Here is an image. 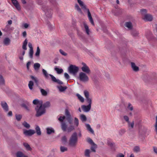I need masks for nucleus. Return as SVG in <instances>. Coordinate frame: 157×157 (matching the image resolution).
Segmentation results:
<instances>
[{"mask_svg": "<svg viewBox=\"0 0 157 157\" xmlns=\"http://www.w3.org/2000/svg\"><path fill=\"white\" fill-rule=\"evenodd\" d=\"M42 73L45 77L48 79V75L50 76L51 80L54 82L57 83L59 84H63V83L59 79H57L53 75L51 74H48L47 71L44 69H42Z\"/></svg>", "mask_w": 157, "mask_h": 157, "instance_id": "nucleus-3", "label": "nucleus"}, {"mask_svg": "<svg viewBox=\"0 0 157 157\" xmlns=\"http://www.w3.org/2000/svg\"><path fill=\"white\" fill-rule=\"evenodd\" d=\"M33 82L32 81H30L28 84V86L30 90H32L33 89Z\"/></svg>", "mask_w": 157, "mask_h": 157, "instance_id": "nucleus-37", "label": "nucleus"}, {"mask_svg": "<svg viewBox=\"0 0 157 157\" xmlns=\"http://www.w3.org/2000/svg\"><path fill=\"white\" fill-rule=\"evenodd\" d=\"M30 77L34 81L36 84V85L38 86L39 85V80L38 78L32 75H30Z\"/></svg>", "mask_w": 157, "mask_h": 157, "instance_id": "nucleus-24", "label": "nucleus"}, {"mask_svg": "<svg viewBox=\"0 0 157 157\" xmlns=\"http://www.w3.org/2000/svg\"><path fill=\"white\" fill-rule=\"evenodd\" d=\"M1 105L2 108L6 112L9 111V107L6 102L5 101H2Z\"/></svg>", "mask_w": 157, "mask_h": 157, "instance_id": "nucleus-16", "label": "nucleus"}, {"mask_svg": "<svg viewBox=\"0 0 157 157\" xmlns=\"http://www.w3.org/2000/svg\"><path fill=\"white\" fill-rule=\"evenodd\" d=\"M40 52V50L39 47L38 46L37 48L35 54V56L37 57H38L39 56Z\"/></svg>", "mask_w": 157, "mask_h": 157, "instance_id": "nucleus-46", "label": "nucleus"}, {"mask_svg": "<svg viewBox=\"0 0 157 157\" xmlns=\"http://www.w3.org/2000/svg\"><path fill=\"white\" fill-rule=\"evenodd\" d=\"M58 88L59 89V90L60 92H63L67 90V87L66 86H58Z\"/></svg>", "mask_w": 157, "mask_h": 157, "instance_id": "nucleus-27", "label": "nucleus"}, {"mask_svg": "<svg viewBox=\"0 0 157 157\" xmlns=\"http://www.w3.org/2000/svg\"><path fill=\"white\" fill-rule=\"evenodd\" d=\"M59 52L60 53L63 55L64 56H66L67 55V54L66 52H65L64 51L61 49H60L59 50Z\"/></svg>", "mask_w": 157, "mask_h": 157, "instance_id": "nucleus-58", "label": "nucleus"}, {"mask_svg": "<svg viewBox=\"0 0 157 157\" xmlns=\"http://www.w3.org/2000/svg\"><path fill=\"white\" fill-rule=\"evenodd\" d=\"M107 145L109 146L111 150L113 151H115V143L113 142H111L110 141V140H108L107 141Z\"/></svg>", "mask_w": 157, "mask_h": 157, "instance_id": "nucleus-15", "label": "nucleus"}, {"mask_svg": "<svg viewBox=\"0 0 157 157\" xmlns=\"http://www.w3.org/2000/svg\"><path fill=\"white\" fill-rule=\"evenodd\" d=\"M75 7V9L78 12H79L81 13H82L81 9L80 8L78 4H76Z\"/></svg>", "mask_w": 157, "mask_h": 157, "instance_id": "nucleus-54", "label": "nucleus"}, {"mask_svg": "<svg viewBox=\"0 0 157 157\" xmlns=\"http://www.w3.org/2000/svg\"><path fill=\"white\" fill-rule=\"evenodd\" d=\"M40 66V65L39 63H36L34 65V69L35 70H38L39 69Z\"/></svg>", "mask_w": 157, "mask_h": 157, "instance_id": "nucleus-44", "label": "nucleus"}, {"mask_svg": "<svg viewBox=\"0 0 157 157\" xmlns=\"http://www.w3.org/2000/svg\"><path fill=\"white\" fill-rule=\"evenodd\" d=\"M35 109L36 112L35 116L37 117H39L44 114L46 111L45 109H44L43 107L40 108L38 105L35 107Z\"/></svg>", "mask_w": 157, "mask_h": 157, "instance_id": "nucleus-7", "label": "nucleus"}, {"mask_svg": "<svg viewBox=\"0 0 157 157\" xmlns=\"http://www.w3.org/2000/svg\"><path fill=\"white\" fill-rule=\"evenodd\" d=\"M39 101L37 99H35L33 101V104L36 105L38 104Z\"/></svg>", "mask_w": 157, "mask_h": 157, "instance_id": "nucleus-56", "label": "nucleus"}, {"mask_svg": "<svg viewBox=\"0 0 157 157\" xmlns=\"http://www.w3.org/2000/svg\"><path fill=\"white\" fill-rule=\"evenodd\" d=\"M92 145L90 147V149L91 151L95 152L96 151V149L97 147V146L96 144L95 145Z\"/></svg>", "mask_w": 157, "mask_h": 157, "instance_id": "nucleus-40", "label": "nucleus"}, {"mask_svg": "<svg viewBox=\"0 0 157 157\" xmlns=\"http://www.w3.org/2000/svg\"><path fill=\"white\" fill-rule=\"evenodd\" d=\"M50 106V103L49 101H47L46 102L43 104V108L45 109V108L48 107Z\"/></svg>", "mask_w": 157, "mask_h": 157, "instance_id": "nucleus-38", "label": "nucleus"}, {"mask_svg": "<svg viewBox=\"0 0 157 157\" xmlns=\"http://www.w3.org/2000/svg\"><path fill=\"white\" fill-rule=\"evenodd\" d=\"M23 101L24 102L21 104V106L25 109L27 111L29 112L30 111V109L29 106L30 104L29 102L27 101Z\"/></svg>", "mask_w": 157, "mask_h": 157, "instance_id": "nucleus-14", "label": "nucleus"}, {"mask_svg": "<svg viewBox=\"0 0 157 157\" xmlns=\"http://www.w3.org/2000/svg\"><path fill=\"white\" fill-rule=\"evenodd\" d=\"M38 4L41 6V9L45 13L46 16L48 17H51L52 15L51 10L46 5V0H38Z\"/></svg>", "mask_w": 157, "mask_h": 157, "instance_id": "nucleus-1", "label": "nucleus"}, {"mask_svg": "<svg viewBox=\"0 0 157 157\" xmlns=\"http://www.w3.org/2000/svg\"><path fill=\"white\" fill-rule=\"evenodd\" d=\"M76 96L77 97L78 99H79L82 102H83L84 101V98L78 94H77Z\"/></svg>", "mask_w": 157, "mask_h": 157, "instance_id": "nucleus-39", "label": "nucleus"}, {"mask_svg": "<svg viewBox=\"0 0 157 157\" xmlns=\"http://www.w3.org/2000/svg\"><path fill=\"white\" fill-rule=\"evenodd\" d=\"M67 120L69 124H73V119L71 115L67 117Z\"/></svg>", "mask_w": 157, "mask_h": 157, "instance_id": "nucleus-32", "label": "nucleus"}, {"mask_svg": "<svg viewBox=\"0 0 157 157\" xmlns=\"http://www.w3.org/2000/svg\"><path fill=\"white\" fill-rule=\"evenodd\" d=\"M88 103V105H82L81 107L82 110L84 112H88L90 110L91 108V105L92 101H87Z\"/></svg>", "mask_w": 157, "mask_h": 157, "instance_id": "nucleus-12", "label": "nucleus"}, {"mask_svg": "<svg viewBox=\"0 0 157 157\" xmlns=\"http://www.w3.org/2000/svg\"><path fill=\"white\" fill-rule=\"evenodd\" d=\"M33 49H29V55L30 58H32L33 57Z\"/></svg>", "mask_w": 157, "mask_h": 157, "instance_id": "nucleus-49", "label": "nucleus"}, {"mask_svg": "<svg viewBox=\"0 0 157 157\" xmlns=\"http://www.w3.org/2000/svg\"><path fill=\"white\" fill-rule=\"evenodd\" d=\"M61 141L64 144H66L67 142V138L65 136H63L61 138Z\"/></svg>", "mask_w": 157, "mask_h": 157, "instance_id": "nucleus-36", "label": "nucleus"}, {"mask_svg": "<svg viewBox=\"0 0 157 157\" xmlns=\"http://www.w3.org/2000/svg\"><path fill=\"white\" fill-rule=\"evenodd\" d=\"M54 70L56 71L57 73L58 74H60L63 72V70L62 68H59L57 67H55Z\"/></svg>", "mask_w": 157, "mask_h": 157, "instance_id": "nucleus-29", "label": "nucleus"}, {"mask_svg": "<svg viewBox=\"0 0 157 157\" xmlns=\"http://www.w3.org/2000/svg\"><path fill=\"white\" fill-rule=\"evenodd\" d=\"M117 157H124V155L122 153H120L117 155Z\"/></svg>", "mask_w": 157, "mask_h": 157, "instance_id": "nucleus-64", "label": "nucleus"}, {"mask_svg": "<svg viewBox=\"0 0 157 157\" xmlns=\"http://www.w3.org/2000/svg\"><path fill=\"white\" fill-rule=\"evenodd\" d=\"M80 117V119L82 122L85 121L87 120V118L85 115L81 114Z\"/></svg>", "mask_w": 157, "mask_h": 157, "instance_id": "nucleus-45", "label": "nucleus"}, {"mask_svg": "<svg viewBox=\"0 0 157 157\" xmlns=\"http://www.w3.org/2000/svg\"><path fill=\"white\" fill-rule=\"evenodd\" d=\"M79 4L82 9L83 10L87 11L88 13V16L89 20L91 24L93 25H94L93 20L91 16V13L88 9L86 8V6L84 3L81 0H77Z\"/></svg>", "mask_w": 157, "mask_h": 157, "instance_id": "nucleus-2", "label": "nucleus"}, {"mask_svg": "<svg viewBox=\"0 0 157 157\" xmlns=\"http://www.w3.org/2000/svg\"><path fill=\"white\" fill-rule=\"evenodd\" d=\"M60 151L62 152H64L65 151H67L68 149L67 147H65L63 146H61L60 147Z\"/></svg>", "mask_w": 157, "mask_h": 157, "instance_id": "nucleus-48", "label": "nucleus"}, {"mask_svg": "<svg viewBox=\"0 0 157 157\" xmlns=\"http://www.w3.org/2000/svg\"><path fill=\"white\" fill-rule=\"evenodd\" d=\"M131 67L133 71L137 72L139 71V67L136 66L134 63L132 62L131 63Z\"/></svg>", "mask_w": 157, "mask_h": 157, "instance_id": "nucleus-19", "label": "nucleus"}, {"mask_svg": "<svg viewBox=\"0 0 157 157\" xmlns=\"http://www.w3.org/2000/svg\"><path fill=\"white\" fill-rule=\"evenodd\" d=\"M124 120L127 122H129V118L128 116H124Z\"/></svg>", "mask_w": 157, "mask_h": 157, "instance_id": "nucleus-63", "label": "nucleus"}, {"mask_svg": "<svg viewBox=\"0 0 157 157\" xmlns=\"http://www.w3.org/2000/svg\"><path fill=\"white\" fill-rule=\"evenodd\" d=\"M65 114L67 117L71 115L67 107L65 109Z\"/></svg>", "mask_w": 157, "mask_h": 157, "instance_id": "nucleus-52", "label": "nucleus"}, {"mask_svg": "<svg viewBox=\"0 0 157 157\" xmlns=\"http://www.w3.org/2000/svg\"><path fill=\"white\" fill-rule=\"evenodd\" d=\"M142 16V19L145 21H151L153 19L152 16L150 14L147 13V10L145 9L141 10Z\"/></svg>", "mask_w": 157, "mask_h": 157, "instance_id": "nucleus-4", "label": "nucleus"}, {"mask_svg": "<svg viewBox=\"0 0 157 157\" xmlns=\"http://www.w3.org/2000/svg\"><path fill=\"white\" fill-rule=\"evenodd\" d=\"M133 151L136 152H138L140 151V148L138 146H135L133 149Z\"/></svg>", "mask_w": 157, "mask_h": 157, "instance_id": "nucleus-51", "label": "nucleus"}, {"mask_svg": "<svg viewBox=\"0 0 157 157\" xmlns=\"http://www.w3.org/2000/svg\"><path fill=\"white\" fill-rule=\"evenodd\" d=\"M128 108L131 111L133 109V107L132 106L131 104L130 103H129L128 104Z\"/></svg>", "mask_w": 157, "mask_h": 157, "instance_id": "nucleus-62", "label": "nucleus"}, {"mask_svg": "<svg viewBox=\"0 0 157 157\" xmlns=\"http://www.w3.org/2000/svg\"><path fill=\"white\" fill-rule=\"evenodd\" d=\"M47 133L48 135H50L55 133V130L52 128H46Z\"/></svg>", "mask_w": 157, "mask_h": 157, "instance_id": "nucleus-20", "label": "nucleus"}, {"mask_svg": "<svg viewBox=\"0 0 157 157\" xmlns=\"http://www.w3.org/2000/svg\"><path fill=\"white\" fill-rule=\"evenodd\" d=\"M10 26L9 25H7L6 26V27L5 28V30L6 31H9L10 30Z\"/></svg>", "mask_w": 157, "mask_h": 157, "instance_id": "nucleus-57", "label": "nucleus"}, {"mask_svg": "<svg viewBox=\"0 0 157 157\" xmlns=\"http://www.w3.org/2000/svg\"><path fill=\"white\" fill-rule=\"evenodd\" d=\"M65 118V116H64L63 117L60 116L58 119V120L61 122V128L63 131H66L67 127L66 123L64 122V120Z\"/></svg>", "mask_w": 157, "mask_h": 157, "instance_id": "nucleus-8", "label": "nucleus"}, {"mask_svg": "<svg viewBox=\"0 0 157 157\" xmlns=\"http://www.w3.org/2000/svg\"><path fill=\"white\" fill-rule=\"evenodd\" d=\"M125 26L129 29H131L132 27V23L131 22H126L125 24Z\"/></svg>", "mask_w": 157, "mask_h": 157, "instance_id": "nucleus-33", "label": "nucleus"}, {"mask_svg": "<svg viewBox=\"0 0 157 157\" xmlns=\"http://www.w3.org/2000/svg\"><path fill=\"white\" fill-rule=\"evenodd\" d=\"M125 132H126V131H125V129H121L119 131V134L121 136H122L124 133Z\"/></svg>", "mask_w": 157, "mask_h": 157, "instance_id": "nucleus-53", "label": "nucleus"}, {"mask_svg": "<svg viewBox=\"0 0 157 157\" xmlns=\"http://www.w3.org/2000/svg\"><path fill=\"white\" fill-rule=\"evenodd\" d=\"M64 76L67 79H69L70 78V76L67 73H65Z\"/></svg>", "mask_w": 157, "mask_h": 157, "instance_id": "nucleus-61", "label": "nucleus"}, {"mask_svg": "<svg viewBox=\"0 0 157 157\" xmlns=\"http://www.w3.org/2000/svg\"><path fill=\"white\" fill-rule=\"evenodd\" d=\"M5 85V80L2 75L0 74V86Z\"/></svg>", "mask_w": 157, "mask_h": 157, "instance_id": "nucleus-26", "label": "nucleus"}, {"mask_svg": "<svg viewBox=\"0 0 157 157\" xmlns=\"http://www.w3.org/2000/svg\"><path fill=\"white\" fill-rule=\"evenodd\" d=\"M12 2L16 8L18 10H21L20 5L17 0H11Z\"/></svg>", "mask_w": 157, "mask_h": 157, "instance_id": "nucleus-17", "label": "nucleus"}, {"mask_svg": "<svg viewBox=\"0 0 157 157\" xmlns=\"http://www.w3.org/2000/svg\"><path fill=\"white\" fill-rule=\"evenodd\" d=\"M74 123L76 126H78L79 124L78 120L77 118L75 117L74 118Z\"/></svg>", "mask_w": 157, "mask_h": 157, "instance_id": "nucleus-55", "label": "nucleus"}, {"mask_svg": "<svg viewBox=\"0 0 157 157\" xmlns=\"http://www.w3.org/2000/svg\"><path fill=\"white\" fill-rule=\"evenodd\" d=\"M155 131L157 134V116L156 117V121L155 125Z\"/></svg>", "mask_w": 157, "mask_h": 157, "instance_id": "nucleus-59", "label": "nucleus"}, {"mask_svg": "<svg viewBox=\"0 0 157 157\" xmlns=\"http://www.w3.org/2000/svg\"><path fill=\"white\" fill-rule=\"evenodd\" d=\"M87 130L93 134H94V133L93 129L91 128L90 125L88 124H85Z\"/></svg>", "mask_w": 157, "mask_h": 157, "instance_id": "nucleus-23", "label": "nucleus"}, {"mask_svg": "<svg viewBox=\"0 0 157 157\" xmlns=\"http://www.w3.org/2000/svg\"><path fill=\"white\" fill-rule=\"evenodd\" d=\"M87 142L92 145L95 144L93 142L92 139L90 138H87Z\"/></svg>", "mask_w": 157, "mask_h": 157, "instance_id": "nucleus-50", "label": "nucleus"}, {"mask_svg": "<svg viewBox=\"0 0 157 157\" xmlns=\"http://www.w3.org/2000/svg\"><path fill=\"white\" fill-rule=\"evenodd\" d=\"M78 78L80 81L84 82H88L89 80L86 74L83 72H81L79 73Z\"/></svg>", "mask_w": 157, "mask_h": 157, "instance_id": "nucleus-9", "label": "nucleus"}, {"mask_svg": "<svg viewBox=\"0 0 157 157\" xmlns=\"http://www.w3.org/2000/svg\"><path fill=\"white\" fill-rule=\"evenodd\" d=\"M68 69L69 73L75 76L76 75L79 70V68L78 67L72 64L70 65Z\"/></svg>", "mask_w": 157, "mask_h": 157, "instance_id": "nucleus-6", "label": "nucleus"}, {"mask_svg": "<svg viewBox=\"0 0 157 157\" xmlns=\"http://www.w3.org/2000/svg\"><path fill=\"white\" fill-rule=\"evenodd\" d=\"M16 119L18 121H21V119L22 118V115L21 114H15Z\"/></svg>", "mask_w": 157, "mask_h": 157, "instance_id": "nucleus-42", "label": "nucleus"}, {"mask_svg": "<svg viewBox=\"0 0 157 157\" xmlns=\"http://www.w3.org/2000/svg\"><path fill=\"white\" fill-rule=\"evenodd\" d=\"M75 127L74 126L70 125L67 129V132H71V131L75 130Z\"/></svg>", "mask_w": 157, "mask_h": 157, "instance_id": "nucleus-41", "label": "nucleus"}, {"mask_svg": "<svg viewBox=\"0 0 157 157\" xmlns=\"http://www.w3.org/2000/svg\"><path fill=\"white\" fill-rule=\"evenodd\" d=\"M23 145L28 151H31L32 149L30 145L27 143H24Z\"/></svg>", "mask_w": 157, "mask_h": 157, "instance_id": "nucleus-31", "label": "nucleus"}, {"mask_svg": "<svg viewBox=\"0 0 157 157\" xmlns=\"http://www.w3.org/2000/svg\"><path fill=\"white\" fill-rule=\"evenodd\" d=\"M84 28L85 29L87 35L90 34V30L89 29L88 26L86 24H84Z\"/></svg>", "mask_w": 157, "mask_h": 157, "instance_id": "nucleus-43", "label": "nucleus"}, {"mask_svg": "<svg viewBox=\"0 0 157 157\" xmlns=\"http://www.w3.org/2000/svg\"><path fill=\"white\" fill-rule=\"evenodd\" d=\"M43 101L42 100L39 101V102H38V104L39 105V107H40V108L41 107H42L43 105Z\"/></svg>", "mask_w": 157, "mask_h": 157, "instance_id": "nucleus-60", "label": "nucleus"}, {"mask_svg": "<svg viewBox=\"0 0 157 157\" xmlns=\"http://www.w3.org/2000/svg\"><path fill=\"white\" fill-rule=\"evenodd\" d=\"M22 125L24 127L27 128H29L30 126L29 124L26 121H24L23 122V123H22Z\"/></svg>", "mask_w": 157, "mask_h": 157, "instance_id": "nucleus-47", "label": "nucleus"}, {"mask_svg": "<svg viewBox=\"0 0 157 157\" xmlns=\"http://www.w3.org/2000/svg\"><path fill=\"white\" fill-rule=\"evenodd\" d=\"M16 155L17 157H28L21 151H17L16 154Z\"/></svg>", "mask_w": 157, "mask_h": 157, "instance_id": "nucleus-22", "label": "nucleus"}, {"mask_svg": "<svg viewBox=\"0 0 157 157\" xmlns=\"http://www.w3.org/2000/svg\"><path fill=\"white\" fill-rule=\"evenodd\" d=\"M91 151L89 149H86L85 151L84 155L85 156L87 157H90V154Z\"/></svg>", "mask_w": 157, "mask_h": 157, "instance_id": "nucleus-34", "label": "nucleus"}, {"mask_svg": "<svg viewBox=\"0 0 157 157\" xmlns=\"http://www.w3.org/2000/svg\"><path fill=\"white\" fill-rule=\"evenodd\" d=\"M147 129L146 128L141 127L139 129V138L143 140L144 139L145 137V134L146 133Z\"/></svg>", "mask_w": 157, "mask_h": 157, "instance_id": "nucleus-10", "label": "nucleus"}, {"mask_svg": "<svg viewBox=\"0 0 157 157\" xmlns=\"http://www.w3.org/2000/svg\"><path fill=\"white\" fill-rule=\"evenodd\" d=\"M39 89L40 90L41 93L42 95L44 96H46L47 95L48 93L45 90L41 88V87H40Z\"/></svg>", "mask_w": 157, "mask_h": 157, "instance_id": "nucleus-35", "label": "nucleus"}, {"mask_svg": "<svg viewBox=\"0 0 157 157\" xmlns=\"http://www.w3.org/2000/svg\"><path fill=\"white\" fill-rule=\"evenodd\" d=\"M78 142L77 134L76 132L71 135L69 140V145L71 146H75Z\"/></svg>", "mask_w": 157, "mask_h": 157, "instance_id": "nucleus-5", "label": "nucleus"}, {"mask_svg": "<svg viewBox=\"0 0 157 157\" xmlns=\"http://www.w3.org/2000/svg\"><path fill=\"white\" fill-rule=\"evenodd\" d=\"M36 132L35 130L30 129L28 130L24 129L23 131V133L25 135L27 136H31L33 135Z\"/></svg>", "mask_w": 157, "mask_h": 157, "instance_id": "nucleus-13", "label": "nucleus"}, {"mask_svg": "<svg viewBox=\"0 0 157 157\" xmlns=\"http://www.w3.org/2000/svg\"><path fill=\"white\" fill-rule=\"evenodd\" d=\"M3 43L4 45H9L10 44V40L9 38H5L3 40Z\"/></svg>", "mask_w": 157, "mask_h": 157, "instance_id": "nucleus-21", "label": "nucleus"}, {"mask_svg": "<svg viewBox=\"0 0 157 157\" xmlns=\"http://www.w3.org/2000/svg\"><path fill=\"white\" fill-rule=\"evenodd\" d=\"M35 129L37 134L38 136L41 135V132L40 131V129L38 125H36Z\"/></svg>", "mask_w": 157, "mask_h": 157, "instance_id": "nucleus-28", "label": "nucleus"}, {"mask_svg": "<svg viewBox=\"0 0 157 157\" xmlns=\"http://www.w3.org/2000/svg\"><path fill=\"white\" fill-rule=\"evenodd\" d=\"M84 94L86 98V100L87 101H92V99L89 97V92L86 90L84 91Z\"/></svg>", "mask_w": 157, "mask_h": 157, "instance_id": "nucleus-18", "label": "nucleus"}, {"mask_svg": "<svg viewBox=\"0 0 157 157\" xmlns=\"http://www.w3.org/2000/svg\"><path fill=\"white\" fill-rule=\"evenodd\" d=\"M28 43V40L26 39L23 42L22 46V48L24 50H26L27 49V45Z\"/></svg>", "mask_w": 157, "mask_h": 157, "instance_id": "nucleus-25", "label": "nucleus"}, {"mask_svg": "<svg viewBox=\"0 0 157 157\" xmlns=\"http://www.w3.org/2000/svg\"><path fill=\"white\" fill-rule=\"evenodd\" d=\"M82 64L83 66L81 68L82 70L86 74H90V70L89 67L84 62H82Z\"/></svg>", "mask_w": 157, "mask_h": 157, "instance_id": "nucleus-11", "label": "nucleus"}, {"mask_svg": "<svg viewBox=\"0 0 157 157\" xmlns=\"http://www.w3.org/2000/svg\"><path fill=\"white\" fill-rule=\"evenodd\" d=\"M131 34L134 37H137L138 36L139 33L138 31L136 30H132Z\"/></svg>", "mask_w": 157, "mask_h": 157, "instance_id": "nucleus-30", "label": "nucleus"}]
</instances>
